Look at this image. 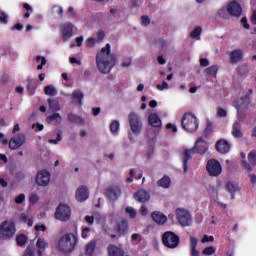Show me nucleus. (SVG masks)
Listing matches in <instances>:
<instances>
[{
    "label": "nucleus",
    "instance_id": "nucleus-13",
    "mask_svg": "<svg viewBox=\"0 0 256 256\" xmlns=\"http://www.w3.org/2000/svg\"><path fill=\"white\" fill-rule=\"evenodd\" d=\"M256 165V150H251L248 154V162L246 160L242 161V166L246 169L249 173L253 171V167Z\"/></svg>",
    "mask_w": 256,
    "mask_h": 256
},
{
    "label": "nucleus",
    "instance_id": "nucleus-19",
    "mask_svg": "<svg viewBox=\"0 0 256 256\" xmlns=\"http://www.w3.org/2000/svg\"><path fill=\"white\" fill-rule=\"evenodd\" d=\"M76 199L79 201V203L87 201V199H89V188H87V186H80L76 190Z\"/></svg>",
    "mask_w": 256,
    "mask_h": 256
},
{
    "label": "nucleus",
    "instance_id": "nucleus-60",
    "mask_svg": "<svg viewBox=\"0 0 256 256\" xmlns=\"http://www.w3.org/2000/svg\"><path fill=\"white\" fill-rule=\"evenodd\" d=\"M200 66L209 67V60L207 58H201L200 59Z\"/></svg>",
    "mask_w": 256,
    "mask_h": 256
},
{
    "label": "nucleus",
    "instance_id": "nucleus-64",
    "mask_svg": "<svg viewBox=\"0 0 256 256\" xmlns=\"http://www.w3.org/2000/svg\"><path fill=\"white\" fill-rule=\"evenodd\" d=\"M250 20L253 25H256V9L253 10Z\"/></svg>",
    "mask_w": 256,
    "mask_h": 256
},
{
    "label": "nucleus",
    "instance_id": "nucleus-22",
    "mask_svg": "<svg viewBox=\"0 0 256 256\" xmlns=\"http://www.w3.org/2000/svg\"><path fill=\"white\" fill-rule=\"evenodd\" d=\"M134 199L139 203H147L151 199V196L147 190L140 189L134 194Z\"/></svg>",
    "mask_w": 256,
    "mask_h": 256
},
{
    "label": "nucleus",
    "instance_id": "nucleus-14",
    "mask_svg": "<svg viewBox=\"0 0 256 256\" xmlns=\"http://www.w3.org/2000/svg\"><path fill=\"white\" fill-rule=\"evenodd\" d=\"M228 13L231 17H241V14L243 13V8L241 7V4H239L237 1H232L228 3Z\"/></svg>",
    "mask_w": 256,
    "mask_h": 256
},
{
    "label": "nucleus",
    "instance_id": "nucleus-11",
    "mask_svg": "<svg viewBox=\"0 0 256 256\" xmlns=\"http://www.w3.org/2000/svg\"><path fill=\"white\" fill-rule=\"evenodd\" d=\"M36 183L40 187H47L51 183V173L47 170H41L36 175Z\"/></svg>",
    "mask_w": 256,
    "mask_h": 256
},
{
    "label": "nucleus",
    "instance_id": "nucleus-36",
    "mask_svg": "<svg viewBox=\"0 0 256 256\" xmlns=\"http://www.w3.org/2000/svg\"><path fill=\"white\" fill-rule=\"evenodd\" d=\"M27 243V236L25 234H18L16 236V244L18 247H25Z\"/></svg>",
    "mask_w": 256,
    "mask_h": 256
},
{
    "label": "nucleus",
    "instance_id": "nucleus-59",
    "mask_svg": "<svg viewBox=\"0 0 256 256\" xmlns=\"http://www.w3.org/2000/svg\"><path fill=\"white\" fill-rule=\"evenodd\" d=\"M87 47H94L95 46V38H88L86 41Z\"/></svg>",
    "mask_w": 256,
    "mask_h": 256
},
{
    "label": "nucleus",
    "instance_id": "nucleus-62",
    "mask_svg": "<svg viewBox=\"0 0 256 256\" xmlns=\"http://www.w3.org/2000/svg\"><path fill=\"white\" fill-rule=\"evenodd\" d=\"M166 129H171L172 133H177V126H175L174 124L168 123L166 125Z\"/></svg>",
    "mask_w": 256,
    "mask_h": 256
},
{
    "label": "nucleus",
    "instance_id": "nucleus-16",
    "mask_svg": "<svg viewBox=\"0 0 256 256\" xmlns=\"http://www.w3.org/2000/svg\"><path fill=\"white\" fill-rule=\"evenodd\" d=\"M115 230L118 237H123V235H126L127 231H129V222L126 219L118 221Z\"/></svg>",
    "mask_w": 256,
    "mask_h": 256
},
{
    "label": "nucleus",
    "instance_id": "nucleus-37",
    "mask_svg": "<svg viewBox=\"0 0 256 256\" xmlns=\"http://www.w3.org/2000/svg\"><path fill=\"white\" fill-rule=\"evenodd\" d=\"M44 93L50 97H55V95H57V89H55L53 85H48L44 87Z\"/></svg>",
    "mask_w": 256,
    "mask_h": 256
},
{
    "label": "nucleus",
    "instance_id": "nucleus-63",
    "mask_svg": "<svg viewBox=\"0 0 256 256\" xmlns=\"http://www.w3.org/2000/svg\"><path fill=\"white\" fill-rule=\"evenodd\" d=\"M241 23H242L244 29H249L250 26H249V23L247 22V17H243L241 19Z\"/></svg>",
    "mask_w": 256,
    "mask_h": 256
},
{
    "label": "nucleus",
    "instance_id": "nucleus-28",
    "mask_svg": "<svg viewBox=\"0 0 256 256\" xmlns=\"http://www.w3.org/2000/svg\"><path fill=\"white\" fill-rule=\"evenodd\" d=\"M249 103H251V98L249 95H245L244 97L240 98L235 107L237 111H239V109H243V107L244 109H247V107H249Z\"/></svg>",
    "mask_w": 256,
    "mask_h": 256
},
{
    "label": "nucleus",
    "instance_id": "nucleus-58",
    "mask_svg": "<svg viewBox=\"0 0 256 256\" xmlns=\"http://www.w3.org/2000/svg\"><path fill=\"white\" fill-rule=\"evenodd\" d=\"M97 39L99 42L103 41V39H105V31H103V30L98 31Z\"/></svg>",
    "mask_w": 256,
    "mask_h": 256
},
{
    "label": "nucleus",
    "instance_id": "nucleus-57",
    "mask_svg": "<svg viewBox=\"0 0 256 256\" xmlns=\"http://www.w3.org/2000/svg\"><path fill=\"white\" fill-rule=\"evenodd\" d=\"M53 11H56L58 13L59 17H63V8L61 6H54Z\"/></svg>",
    "mask_w": 256,
    "mask_h": 256
},
{
    "label": "nucleus",
    "instance_id": "nucleus-41",
    "mask_svg": "<svg viewBox=\"0 0 256 256\" xmlns=\"http://www.w3.org/2000/svg\"><path fill=\"white\" fill-rule=\"evenodd\" d=\"M201 26H197L191 33H190V37L191 39H200L201 37Z\"/></svg>",
    "mask_w": 256,
    "mask_h": 256
},
{
    "label": "nucleus",
    "instance_id": "nucleus-38",
    "mask_svg": "<svg viewBox=\"0 0 256 256\" xmlns=\"http://www.w3.org/2000/svg\"><path fill=\"white\" fill-rule=\"evenodd\" d=\"M68 121L70 123H83V118L77 114L70 113L68 114Z\"/></svg>",
    "mask_w": 256,
    "mask_h": 256
},
{
    "label": "nucleus",
    "instance_id": "nucleus-12",
    "mask_svg": "<svg viewBox=\"0 0 256 256\" xmlns=\"http://www.w3.org/2000/svg\"><path fill=\"white\" fill-rule=\"evenodd\" d=\"M26 136L24 134H18L15 137L11 138L9 141V148L12 150L19 149L25 145Z\"/></svg>",
    "mask_w": 256,
    "mask_h": 256
},
{
    "label": "nucleus",
    "instance_id": "nucleus-54",
    "mask_svg": "<svg viewBox=\"0 0 256 256\" xmlns=\"http://www.w3.org/2000/svg\"><path fill=\"white\" fill-rule=\"evenodd\" d=\"M61 134L58 133L57 134V138L56 139H49L48 142L51 144V145H57V143H59V141H61Z\"/></svg>",
    "mask_w": 256,
    "mask_h": 256
},
{
    "label": "nucleus",
    "instance_id": "nucleus-53",
    "mask_svg": "<svg viewBox=\"0 0 256 256\" xmlns=\"http://www.w3.org/2000/svg\"><path fill=\"white\" fill-rule=\"evenodd\" d=\"M23 201H25V194H20L15 197V203H17V205H21Z\"/></svg>",
    "mask_w": 256,
    "mask_h": 256
},
{
    "label": "nucleus",
    "instance_id": "nucleus-8",
    "mask_svg": "<svg viewBox=\"0 0 256 256\" xmlns=\"http://www.w3.org/2000/svg\"><path fill=\"white\" fill-rule=\"evenodd\" d=\"M176 218L182 227H189L193 223V218H191V213L189 211L178 208L176 209Z\"/></svg>",
    "mask_w": 256,
    "mask_h": 256
},
{
    "label": "nucleus",
    "instance_id": "nucleus-43",
    "mask_svg": "<svg viewBox=\"0 0 256 256\" xmlns=\"http://www.w3.org/2000/svg\"><path fill=\"white\" fill-rule=\"evenodd\" d=\"M110 131L113 134L119 131V121L117 120L112 121V123L110 124Z\"/></svg>",
    "mask_w": 256,
    "mask_h": 256
},
{
    "label": "nucleus",
    "instance_id": "nucleus-23",
    "mask_svg": "<svg viewBox=\"0 0 256 256\" xmlns=\"http://www.w3.org/2000/svg\"><path fill=\"white\" fill-rule=\"evenodd\" d=\"M148 123L151 127H155L156 129H161L163 127V123L161 122V118L157 114H150L148 117Z\"/></svg>",
    "mask_w": 256,
    "mask_h": 256
},
{
    "label": "nucleus",
    "instance_id": "nucleus-3",
    "mask_svg": "<svg viewBox=\"0 0 256 256\" xmlns=\"http://www.w3.org/2000/svg\"><path fill=\"white\" fill-rule=\"evenodd\" d=\"M77 245V236L73 233L65 234L58 241V249L62 253H71Z\"/></svg>",
    "mask_w": 256,
    "mask_h": 256
},
{
    "label": "nucleus",
    "instance_id": "nucleus-2",
    "mask_svg": "<svg viewBox=\"0 0 256 256\" xmlns=\"http://www.w3.org/2000/svg\"><path fill=\"white\" fill-rule=\"evenodd\" d=\"M209 149V145L207 144V141L203 139V137H199L193 148L185 149L182 154V162H183V169L184 173H187L189 171L188 163L193 159V155L195 153H198V155H205Z\"/></svg>",
    "mask_w": 256,
    "mask_h": 256
},
{
    "label": "nucleus",
    "instance_id": "nucleus-29",
    "mask_svg": "<svg viewBox=\"0 0 256 256\" xmlns=\"http://www.w3.org/2000/svg\"><path fill=\"white\" fill-rule=\"evenodd\" d=\"M36 247L38 249L37 255L43 256V251H45V249H47V247H49V244L47 242H45L44 238H38L37 242H36Z\"/></svg>",
    "mask_w": 256,
    "mask_h": 256
},
{
    "label": "nucleus",
    "instance_id": "nucleus-20",
    "mask_svg": "<svg viewBox=\"0 0 256 256\" xmlns=\"http://www.w3.org/2000/svg\"><path fill=\"white\" fill-rule=\"evenodd\" d=\"M108 256H125V250L121 246L110 244L107 247Z\"/></svg>",
    "mask_w": 256,
    "mask_h": 256
},
{
    "label": "nucleus",
    "instance_id": "nucleus-24",
    "mask_svg": "<svg viewBox=\"0 0 256 256\" xmlns=\"http://www.w3.org/2000/svg\"><path fill=\"white\" fill-rule=\"evenodd\" d=\"M151 217L158 225H165L167 223V216L159 211L152 212Z\"/></svg>",
    "mask_w": 256,
    "mask_h": 256
},
{
    "label": "nucleus",
    "instance_id": "nucleus-56",
    "mask_svg": "<svg viewBox=\"0 0 256 256\" xmlns=\"http://www.w3.org/2000/svg\"><path fill=\"white\" fill-rule=\"evenodd\" d=\"M157 89L159 91H163L164 89H169V84L167 82L163 81L162 85L161 84L157 85Z\"/></svg>",
    "mask_w": 256,
    "mask_h": 256
},
{
    "label": "nucleus",
    "instance_id": "nucleus-44",
    "mask_svg": "<svg viewBox=\"0 0 256 256\" xmlns=\"http://www.w3.org/2000/svg\"><path fill=\"white\" fill-rule=\"evenodd\" d=\"M215 251H216L215 247H213V246H208V247H206V248L202 251V255L211 256V255H214Z\"/></svg>",
    "mask_w": 256,
    "mask_h": 256
},
{
    "label": "nucleus",
    "instance_id": "nucleus-39",
    "mask_svg": "<svg viewBox=\"0 0 256 256\" xmlns=\"http://www.w3.org/2000/svg\"><path fill=\"white\" fill-rule=\"evenodd\" d=\"M61 119L62 118H61V115H59V113H54L47 117L48 123H53V122L61 123Z\"/></svg>",
    "mask_w": 256,
    "mask_h": 256
},
{
    "label": "nucleus",
    "instance_id": "nucleus-31",
    "mask_svg": "<svg viewBox=\"0 0 256 256\" xmlns=\"http://www.w3.org/2000/svg\"><path fill=\"white\" fill-rule=\"evenodd\" d=\"M95 249H97V242L95 240H92L88 244H86L85 255L87 256L95 255Z\"/></svg>",
    "mask_w": 256,
    "mask_h": 256
},
{
    "label": "nucleus",
    "instance_id": "nucleus-50",
    "mask_svg": "<svg viewBox=\"0 0 256 256\" xmlns=\"http://www.w3.org/2000/svg\"><path fill=\"white\" fill-rule=\"evenodd\" d=\"M150 23H151V19H149V16L147 15L141 16V24L143 25V27H147V25H150Z\"/></svg>",
    "mask_w": 256,
    "mask_h": 256
},
{
    "label": "nucleus",
    "instance_id": "nucleus-32",
    "mask_svg": "<svg viewBox=\"0 0 256 256\" xmlns=\"http://www.w3.org/2000/svg\"><path fill=\"white\" fill-rule=\"evenodd\" d=\"M226 191H228V193H230L231 199H235V193H237V191H241V188H239V186H236L235 184H233V182H228L226 184Z\"/></svg>",
    "mask_w": 256,
    "mask_h": 256
},
{
    "label": "nucleus",
    "instance_id": "nucleus-18",
    "mask_svg": "<svg viewBox=\"0 0 256 256\" xmlns=\"http://www.w3.org/2000/svg\"><path fill=\"white\" fill-rule=\"evenodd\" d=\"M62 39L63 41H69L73 37V25L71 22H67L62 25Z\"/></svg>",
    "mask_w": 256,
    "mask_h": 256
},
{
    "label": "nucleus",
    "instance_id": "nucleus-48",
    "mask_svg": "<svg viewBox=\"0 0 256 256\" xmlns=\"http://www.w3.org/2000/svg\"><path fill=\"white\" fill-rule=\"evenodd\" d=\"M23 256H35V248L33 246H28Z\"/></svg>",
    "mask_w": 256,
    "mask_h": 256
},
{
    "label": "nucleus",
    "instance_id": "nucleus-42",
    "mask_svg": "<svg viewBox=\"0 0 256 256\" xmlns=\"http://www.w3.org/2000/svg\"><path fill=\"white\" fill-rule=\"evenodd\" d=\"M23 9H25L27 12L24 14L25 19H29L31 17V13H33V8L28 3L23 4Z\"/></svg>",
    "mask_w": 256,
    "mask_h": 256
},
{
    "label": "nucleus",
    "instance_id": "nucleus-47",
    "mask_svg": "<svg viewBox=\"0 0 256 256\" xmlns=\"http://www.w3.org/2000/svg\"><path fill=\"white\" fill-rule=\"evenodd\" d=\"M0 23L7 25L9 23V16L5 12L0 13Z\"/></svg>",
    "mask_w": 256,
    "mask_h": 256
},
{
    "label": "nucleus",
    "instance_id": "nucleus-17",
    "mask_svg": "<svg viewBox=\"0 0 256 256\" xmlns=\"http://www.w3.org/2000/svg\"><path fill=\"white\" fill-rule=\"evenodd\" d=\"M215 149L218 151V153H221L222 155L227 154L228 151L231 149V145L229 142L225 139H220L215 144Z\"/></svg>",
    "mask_w": 256,
    "mask_h": 256
},
{
    "label": "nucleus",
    "instance_id": "nucleus-26",
    "mask_svg": "<svg viewBox=\"0 0 256 256\" xmlns=\"http://www.w3.org/2000/svg\"><path fill=\"white\" fill-rule=\"evenodd\" d=\"M231 133L232 137H235V139H241L243 137V127L240 122H234Z\"/></svg>",
    "mask_w": 256,
    "mask_h": 256
},
{
    "label": "nucleus",
    "instance_id": "nucleus-1",
    "mask_svg": "<svg viewBox=\"0 0 256 256\" xmlns=\"http://www.w3.org/2000/svg\"><path fill=\"white\" fill-rule=\"evenodd\" d=\"M116 63L117 58L114 54H111V44H106L96 55L97 68L100 73H103L104 75H109Z\"/></svg>",
    "mask_w": 256,
    "mask_h": 256
},
{
    "label": "nucleus",
    "instance_id": "nucleus-33",
    "mask_svg": "<svg viewBox=\"0 0 256 256\" xmlns=\"http://www.w3.org/2000/svg\"><path fill=\"white\" fill-rule=\"evenodd\" d=\"M216 17H219L220 19H229L231 17V14H229V8H221L218 10Z\"/></svg>",
    "mask_w": 256,
    "mask_h": 256
},
{
    "label": "nucleus",
    "instance_id": "nucleus-35",
    "mask_svg": "<svg viewBox=\"0 0 256 256\" xmlns=\"http://www.w3.org/2000/svg\"><path fill=\"white\" fill-rule=\"evenodd\" d=\"M27 82H28L27 89H28L29 95H34L35 91L37 90V83L33 82V79L31 78H28Z\"/></svg>",
    "mask_w": 256,
    "mask_h": 256
},
{
    "label": "nucleus",
    "instance_id": "nucleus-21",
    "mask_svg": "<svg viewBox=\"0 0 256 256\" xmlns=\"http://www.w3.org/2000/svg\"><path fill=\"white\" fill-rule=\"evenodd\" d=\"M243 55V50H233L232 52H230V63H232V65H237V63L243 61Z\"/></svg>",
    "mask_w": 256,
    "mask_h": 256
},
{
    "label": "nucleus",
    "instance_id": "nucleus-30",
    "mask_svg": "<svg viewBox=\"0 0 256 256\" xmlns=\"http://www.w3.org/2000/svg\"><path fill=\"white\" fill-rule=\"evenodd\" d=\"M157 185L162 189H169V187H171V177L164 175L160 180L157 181Z\"/></svg>",
    "mask_w": 256,
    "mask_h": 256
},
{
    "label": "nucleus",
    "instance_id": "nucleus-52",
    "mask_svg": "<svg viewBox=\"0 0 256 256\" xmlns=\"http://www.w3.org/2000/svg\"><path fill=\"white\" fill-rule=\"evenodd\" d=\"M247 73H249V68H247V66H241L238 69V74L241 75V77L247 75Z\"/></svg>",
    "mask_w": 256,
    "mask_h": 256
},
{
    "label": "nucleus",
    "instance_id": "nucleus-34",
    "mask_svg": "<svg viewBox=\"0 0 256 256\" xmlns=\"http://www.w3.org/2000/svg\"><path fill=\"white\" fill-rule=\"evenodd\" d=\"M219 72V66L212 65L204 70L205 75H212V77H217V73Z\"/></svg>",
    "mask_w": 256,
    "mask_h": 256
},
{
    "label": "nucleus",
    "instance_id": "nucleus-55",
    "mask_svg": "<svg viewBox=\"0 0 256 256\" xmlns=\"http://www.w3.org/2000/svg\"><path fill=\"white\" fill-rule=\"evenodd\" d=\"M217 115L218 117H227V110L220 107L217 109Z\"/></svg>",
    "mask_w": 256,
    "mask_h": 256
},
{
    "label": "nucleus",
    "instance_id": "nucleus-5",
    "mask_svg": "<svg viewBox=\"0 0 256 256\" xmlns=\"http://www.w3.org/2000/svg\"><path fill=\"white\" fill-rule=\"evenodd\" d=\"M162 243L167 249H177L181 243V238L173 231H166L162 235Z\"/></svg>",
    "mask_w": 256,
    "mask_h": 256
},
{
    "label": "nucleus",
    "instance_id": "nucleus-9",
    "mask_svg": "<svg viewBox=\"0 0 256 256\" xmlns=\"http://www.w3.org/2000/svg\"><path fill=\"white\" fill-rule=\"evenodd\" d=\"M55 219L58 221H69L71 219V207L66 204H59L55 212Z\"/></svg>",
    "mask_w": 256,
    "mask_h": 256
},
{
    "label": "nucleus",
    "instance_id": "nucleus-25",
    "mask_svg": "<svg viewBox=\"0 0 256 256\" xmlns=\"http://www.w3.org/2000/svg\"><path fill=\"white\" fill-rule=\"evenodd\" d=\"M71 97H72V103L74 105H78V107L83 106V97H85L83 92H81L80 90H75L72 93Z\"/></svg>",
    "mask_w": 256,
    "mask_h": 256
},
{
    "label": "nucleus",
    "instance_id": "nucleus-51",
    "mask_svg": "<svg viewBox=\"0 0 256 256\" xmlns=\"http://www.w3.org/2000/svg\"><path fill=\"white\" fill-rule=\"evenodd\" d=\"M215 240V238L213 236H209L207 234H205L202 239H201V243H211Z\"/></svg>",
    "mask_w": 256,
    "mask_h": 256
},
{
    "label": "nucleus",
    "instance_id": "nucleus-61",
    "mask_svg": "<svg viewBox=\"0 0 256 256\" xmlns=\"http://www.w3.org/2000/svg\"><path fill=\"white\" fill-rule=\"evenodd\" d=\"M140 213H141V215H142L143 217H145V216L147 215V213H149V210H147V206L142 205V206L140 207Z\"/></svg>",
    "mask_w": 256,
    "mask_h": 256
},
{
    "label": "nucleus",
    "instance_id": "nucleus-15",
    "mask_svg": "<svg viewBox=\"0 0 256 256\" xmlns=\"http://www.w3.org/2000/svg\"><path fill=\"white\" fill-rule=\"evenodd\" d=\"M106 197L110 199V201H117L119 197H121V187L119 186H110L106 190Z\"/></svg>",
    "mask_w": 256,
    "mask_h": 256
},
{
    "label": "nucleus",
    "instance_id": "nucleus-40",
    "mask_svg": "<svg viewBox=\"0 0 256 256\" xmlns=\"http://www.w3.org/2000/svg\"><path fill=\"white\" fill-rule=\"evenodd\" d=\"M39 61L41 62V64H39L37 66V69H38V71H41L43 69V67H45V65H47V58H45L43 56H37L36 63H39Z\"/></svg>",
    "mask_w": 256,
    "mask_h": 256
},
{
    "label": "nucleus",
    "instance_id": "nucleus-4",
    "mask_svg": "<svg viewBox=\"0 0 256 256\" xmlns=\"http://www.w3.org/2000/svg\"><path fill=\"white\" fill-rule=\"evenodd\" d=\"M182 129L188 133L195 132L196 129H199V120L192 113H185L181 119Z\"/></svg>",
    "mask_w": 256,
    "mask_h": 256
},
{
    "label": "nucleus",
    "instance_id": "nucleus-27",
    "mask_svg": "<svg viewBox=\"0 0 256 256\" xmlns=\"http://www.w3.org/2000/svg\"><path fill=\"white\" fill-rule=\"evenodd\" d=\"M199 243V240H197L196 237L191 236L190 237V255L191 256H199L200 252L197 250V244Z\"/></svg>",
    "mask_w": 256,
    "mask_h": 256
},
{
    "label": "nucleus",
    "instance_id": "nucleus-6",
    "mask_svg": "<svg viewBox=\"0 0 256 256\" xmlns=\"http://www.w3.org/2000/svg\"><path fill=\"white\" fill-rule=\"evenodd\" d=\"M17 229L15 228V223L12 221H4L0 225V233L2 235V239H13L15 237Z\"/></svg>",
    "mask_w": 256,
    "mask_h": 256
},
{
    "label": "nucleus",
    "instance_id": "nucleus-49",
    "mask_svg": "<svg viewBox=\"0 0 256 256\" xmlns=\"http://www.w3.org/2000/svg\"><path fill=\"white\" fill-rule=\"evenodd\" d=\"M89 233H91V228L89 227L82 228V232H81L82 239H87V237H89Z\"/></svg>",
    "mask_w": 256,
    "mask_h": 256
},
{
    "label": "nucleus",
    "instance_id": "nucleus-7",
    "mask_svg": "<svg viewBox=\"0 0 256 256\" xmlns=\"http://www.w3.org/2000/svg\"><path fill=\"white\" fill-rule=\"evenodd\" d=\"M206 170L211 177H219L220 173H223V167L221 162L217 159H210L207 161Z\"/></svg>",
    "mask_w": 256,
    "mask_h": 256
},
{
    "label": "nucleus",
    "instance_id": "nucleus-45",
    "mask_svg": "<svg viewBox=\"0 0 256 256\" xmlns=\"http://www.w3.org/2000/svg\"><path fill=\"white\" fill-rule=\"evenodd\" d=\"M48 103L51 107V109H54L55 111H59L60 107H59V102H57L56 100H53L51 98L48 99Z\"/></svg>",
    "mask_w": 256,
    "mask_h": 256
},
{
    "label": "nucleus",
    "instance_id": "nucleus-46",
    "mask_svg": "<svg viewBox=\"0 0 256 256\" xmlns=\"http://www.w3.org/2000/svg\"><path fill=\"white\" fill-rule=\"evenodd\" d=\"M126 213L131 219H135L137 217V211H135L133 207H126Z\"/></svg>",
    "mask_w": 256,
    "mask_h": 256
},
{
    "label": "nucleus",
    "instance_id": "nucleus-10",
    "mask_svg": "<svg viewBox=\"0 0 256 256\" xmlns=\"http://www.w3.org/2000/svg\"><path fill=\"white\" fill-rule=\"evenodd\" d=\"M130 129L132 133H135V135H138V133H141V129H143V124H141V120L139 119V116L135 113H130L128 116Z\"/></svg>",
    "mask_w": 256,
    "mask_h": 256
}]
</instances>
